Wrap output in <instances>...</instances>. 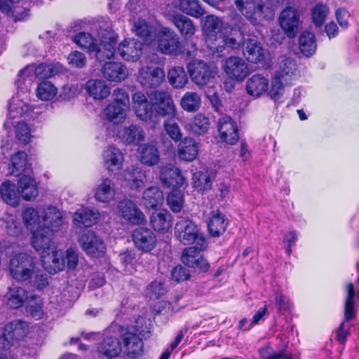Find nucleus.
Returning <instances> with one entry per match:
<instances>
[{
	"label": "nucleus",
	"mask_w": 359,
	"mask_h": 359,
	"mask_svg": "<svg viewBox=\"0 0 359 359\" xmlns=\"http://www.w3.org/2000/svg\"><path fill=\"white\" fill-rule=\"evenodd\" d=\"M202 23L205 43L213 53H220L225 48L233 50L240 47L243 40L240 28L224 25L222 20L214 15H207Z\"/></svg>",
	"instance_id": "nucleus-1"
},
{
	"label": "nucleus",
	"mask_w": 359,
	"mask_h": 359,
	"mask_svg": "<svg viewBox=\"0 0 359 359\" xmlns=\"http://www.w3.org/2000/svg\"><path fill=\"white\" fill-rule=\"evenodd\" d=\"M8 269L11 278L17 283H26L37 290H43L49 284L48 275L39 269L36 259L27 252L14 255Z\"/></svg>",
	"instance_id": "nucleus-2"
},
{
	"label": "nucleus",
	"mask_w": 359,
	"mask_h": 359,
	"mask_svg": "<svg viewBox=\"0 0 359 359\" xmlns=\"http://www.w3.org/2000/svg\"><path fill=\"white\" fill-rule=\"evenodd\" d=\"M175 236L184 245L195 243L200 250L208 248V241L199 227L188 217H180L175 226Z\"/></svg>",
	"instance_id": "nucleus-3"
},
{
	"label": "nucleus",
	"mask_w": 359,
	"mask_h": 359,
	"mask_svg": "<svg viewBox=\"0 0 359 359\" xmlns=\"http://www.w3.org/2000/svg\"><path fill=\"white\" fill-rule=\"evenodd\" d=\"M158 50L165 55H179L185 53L177 34L172 29L163 27L157 34Z\"/></svg>",
	"instance_id": "nucleus-4"
},
{
	"label": "nucleus",
	"mask_w": 359,
	"mask_h": 359,
	"mask_svg": "<svg viewBox=\"0 0 359 359\" xmlns=\"http://www.w3.org/2000/svg\"><path fill=\"white\" fill-rule=\"evenodd\" d=\"M28 329L27 323L20 320L8 323L0 335V348L9 349L15 341L20 340L27 335Z\"/></svg>",
	"instance_id": "nucleus-5"
},
{
	"label": "nucleus",
	"mask_w": 359,
	"mask_h": 359,
	"mask_svg": "<svg viewBox=\"0 0 359 359\" xmlns=\"http://www.w3.org/2000/svg\"><path fill=\"white\" fill-rule=\"evenodd\" d=\"M154 111L157 115L174 117L176 108L170 95L165 90H156L149 95Z\"/></svg>",
	"instance_id": "nucleus-6"
},
{
	"label": "nucleus",
	"mask_w": 359,
	"mask_h": 359,
	"mask_svg": "<svg viewBox=\"0 0 359 359\" xmlns=\"http://www.w3.org/2000/svg\"><path fill=\"white\" fill-rule=\"evenodd\" d=\"M188 71L192 81L200 86L207 84L217 73L215 65L208 64L202 60H195L189 63Z\"/></svg>",
	"instance_id": "nucleus-7"
},
{
	"label": "nucleus",
	"mask_w": 359,
	"mask_h": 359,
	"mask_svg": "<svg viewBox=\"0 0 359 359\" xmlns=\"http://www.w3.org/2000/svg\"><path fill=\"white\" fill-rule=\"evenodd\" d=\"M79 243L82 250L90 257H100L105 253L106 247L103 241L92 231L83 233Z\"/></svg>",
	"instance_id": "nucleus-8"
},
{
	"label": "nucleus",
	"mask_w": 359,
	"mask_h": 359,
	"mask_svg": "<svg viewBox=\"0 0 359 359\" xmlns=\"http://www.w3.org/2000/svg\"><path fill=\"white\" fill-rule=\"evenodd\" d=\"M164 80L165 72L161 67L146 66L138 71L137 81L144 88H158Z\"/></svg>",
	"instance_id": "nucleus-9"
},
{
	"label": "nucleus",
	"mask_w": 359,
	"mask_h": 359,
	"mask_svg": "<svg viewBox=\"0 0 359 359\" xmlns=\"http://www.w3.org/2000/svg\"><path fill=\"white\" fill-rule=\"evenodd\" d=\"M135 247L143 252H149L156 246L157 238L154 232L146 227L136 228L132 233Z\"/></svg>",
	"instance_id": "nucleus-10"
},
{
	"label": "nucleus",
	"mask_w": 359,
	"mask_h": 359,
	"mask_svg": "<svg viewBox=\"0 0 359 359\" xmlns=\"http://www.w3.org/2000/svg\"><path fill=\"white\" fill-rule=\"evenodd\" d=\"M53 231L40 226L32 234V245L35 250L41 255H45L55 246L52 242Z\"/></svg>",
	"instance_id": "nucleus-11"
},
{
	"label": "nucleus",
	"mask_w": 359,
	"mask_h": 359,
	"mask_svg": "<svg viewBox=\"0 0 359 359\" xmlns=\"http://www.w3.org/2000/svg\"><path fill=\"white\" fill-rule=\"evenodd\" d=\"M117 212L120 217L132 224H140L145 221L144 213L129 199H124L118 203Z\"/></svg>",
	"instance_id": "nucleus-12"
},
{
	"label": "nucleus",
	"mask_w": 359,
	"mask_h": 359,
	"mask_svg": "<svg viewBox=\"0 0 359 359\" xmlns=\"http://www.w3.org/2000/svg\"><path fill=\"white\" fill-rule=\"evenodd\" d=\"M279 22L281 28L288 37H294L298 32L299 25V13L298 11L291 6L286 7L280 13Z\"/></svg>",
	"instance_id": "nucleus-13"
},
{
	"label": "nucleus",
	"mask_w": 359,
	"mask_h": 359,
	"mask_svg": "<svg viewBox=\"0 0 359 359\" xmlns=\"http://www.w3.org/2000/svg\"><path fill=\"white\" fill-rule=\"evenodd\" d=\"M143 43L135 39L123 40L118 46L121 57L129 62L137 61L142 54Z\"/></svg>",
	"instance_id": "nucleus-14"
},
{
	"label": "nucleus",
	"mask_w": 359,
	"mask_h": 359,
	"mask_svg": "<svg viewBox=\"0 0 359 359\" xmlns=\"http://www.w3.org/2000/svg\"><path fill=\"white\" fill-rule=\"evenodd\" d=\"M218 131L221 139L229 144H234L238 140L237 125L229 116L221 117L217 123Z\"/></svg>",
	"instance_id": "nucleus-15"
},
{
	"label": "nucleus",
	"mask_w": 359,
	"mask_h": 359,
	"mask_svg": "<svg viewBox=\"0 0 359 359\" xmlns=\"http://www.w3.org/2000/svg\"><path fill=\"white\" fill-rule=\"evenodd\" d=\"M160 180L167 187L180 188L185 183V179L178 168L169 164L161 168Z\"/></svg>",
	"instance_id": "nucleus-16"
},
{
	"label": "nucleus",
	"mask_w": 359,
	"mask_h": 359,
	"mask_svg": "<svg viewBox=\"0 0 359 359\" xmlns=\"http://www.w3.org/2000/svg\"><path fill=\"white\" fill-rule=\"evenodd\" d=\"M133 107L136 116L142 121L150 119L154 113L151 102L149 101L146 95L140 92H136L133 95Z\"/></svg>",
	"instance_id": "nucleus-17"
},
{
	"label": "nucleus",
	"mask_w": 359,
	"mask_h": 359,
	"mask_svg": "<svg viewBox=\"0 0 359 359\" xmlns=\"http://www.w3.org/2000/svg\"><path fill=\"white\" fill-rule=\"evenodd\" d=\"M41 262L44 268L50 273H56L65 267L64 252L57 250L56 247L43 255Z\"/></svg>",
	"instance_id": "nucleus-18"
},
{
	"label": "nucleus",
	"mask_w": 359,
	"mask_h": 359,
	"mask_svg": "<svg viewBox=\"0 0 359 359\" xmlns=\"http://www.w3.org/2000/svg\"><path fill=\"white\" fill-rule=\"evenodd\" d=\"M56 73V70L52 65L41 64L37 67L34 65H28L22 69L19 74V81L25 80L27 77L32 81L33 78L45 79L53 76Z\"/></svg>",
	"instance_id": "nucleus-19"
},
{
	"label": "nucleus",
	"mask_w": 359,
	"mask_h": 359,
	"mask_svg": "<svg viewBox=\"0 0 359 359\" xmlns=\"http://www.w3.org/2000/svg\"><path fill=\"white\" fill-rule=\"evenodd\" d=\"M42 226L52 231L58 230L63 223L62 212L55 207L49 205L42 208Z\"/></svg>",
	"instance_id": "nucleus-20"
},
{
	"label": "nucleus",
	"mask_w": 359,
	"mask_h": 359,
	"mask_svg": "<svg viewBox=\"0 0 359 359\" xmlns=\"http://www.w3.org/2000/svg\"><path fill=\"white\" fill-rule=\"evenodd\" d=\"M224 71L229 76L237 80H242L248 74L247 64L238 57H229L225 62Z\"/></svg>",
	"instance_id": "nucleus-21"
},
{
	"label": "nucleus",
	"mask_w": 359,
	"mask_h": 359,
	"mask_svg": "<svg viewBox=\"0 0 359 359\" xmlns=\"http://www.w3.org/2000/svg\"><path fill=\"white\" fill-rule=\"evenodd\" d=\"M122 349L128 356L136 358L142 354L143 341L137 334L127 332L122 335Z\"/></svg>",
	"instance_id": "nucleus-22"
},
{
	"label": "nucleus",
	"mask_w": 359,
	"mask_h": 359,
	"mask_svg": "<svg viewBox=\"0 0 359 359\" xmlns=\"http://www.w3.org/2000/svg\"><path fill=\"white\" fill-rule=\"evenodd\" d=\"M6 305L11 309H19L27 301L28 292L22 287L13 285L8 288L5 296Z\"/></svg>",
	"instance_id": "nucleus-23"
},
{
	"label": "nucleus",
	"mask_w": 359,
	"mask_h": 359,
	"mask_svg": "<svg viewBox=\"0 0 359 359\" xmlns=\"http://www.w3.org/2000/svg\"><path fill=\"white\" fill-rule=\"evenodd\" d=\"M116 195L115 184L109 178H103L94 189V197L102 203H109Z\"/></svg>",
	"instance_id": "nucleus-24"
},
{
	"label": "nucleus",
	"mask_w": 359,
	"mask_h": 359,
	"mask_svg": "<svg viewBox=\"0 0 359 359\" xmlns=\"http://www.w3.org/2000/svg\"><path fill=\"white\" fill-rule=\"evenodd\" d=\"M102 72L105 79L114 82L123 81L128 75L127 68L121 62H105Z\"/></svg>",
	"instance_id": "nucleus-25"
},
{
	"label": "nucleus",
	"mask_w": 359,
	"mask_h": 359,
	"mask_svg": "<svg viewBox=\"0 0 359 359\" xmlns=\"http://www.w3.org/2000/svg\"><path fill=\"white\" fill-rule=\"evenodd\" d=\"M18 191L24 200H34L39 194L35 180L29 175L22 176L18 180Z\"/></svg>",
	"instance_id": "nucleus-26"
},
{
	"label": "nucleus",
	"mask_w": 359,
	"mask_h": 359,
	"mask_svg": "<svg viewBox=\"0 0 359 359\" xmlns=\"http://www.w3.org/2000/svg\"><path fill=\"white\" fill-rule=\"evenodd\" d=\"M103 160L105 168L113 172L122 168L124 157L119 149L110 146L104 151Z\"/></svg>",
	"instance_id": "nucleus-27"
},
{
	"label": "nucleus",
	"mask_w": 359,
	"mask_h": 359,
	"mask_svg": "<svg viewBox=\"0 0 359 359\" xmlns=\"http://www.w3.org/2000/svg\"><path fill=\"white\" fill-rule=\"evenodd\" d=\"M144 130L137 125L124 126L118 131V137L127 144H137L144 139Z\"/></svg>",
	"instance_id": "nucleus-28"
},
{
	"label": "nucleus",
	"mask_w": 359,
	"mask_h": 359,
	"mask_svg": "<svg viewBox=\"0 0 359 359\" xmlns=\"http://www.w3.org/2000/svg\"><path fill=\"white\" fill-rule=\"evenodd\" d=\"M243 54L252 63H257L264 59V50L261 43L252 38L248 39L243 43Z\"/></svg>",
	"instance_id": "nucleus-29"
},
{
	"label": "nucleus",
	"mask_w": 359,
	"mask_h": 359,
	"mask_svg": "<svg viewBox=\"0 0 359 359\" xmlns=\"http://www.w3.org/2000/svg\"><path fill=\"white\" fill-rule=\"evenodd\" d=\"M150 224L158 232H167L172 226V216L166 210L154 212L150 216Z\"/></svg>",
	"instance_id": "nucleus-30"
},
{
	"label": "nucleus",
	"mask_w": 359,
	"mask_h": 359,
	"mask_svg": "<svg viewBox=\"0 0 359 359\" xmlns=\"http://www.w3.org/2000/svg\"><path fill=\"white\" fill-rule=\"evenodd\" d=\"M228 220L226 216L219 210L212 211L208 224L210 234L213 237H219L227 227Z\"/></svg>",
	"instance_id": "nucleus-31"
},
{
	"label": "nucleus",
	"mask_w": 359,
	"mask_h": 359,
	"mask_svg": "<svg viewBox=\"0 0 359 359\" xmlns=\"http://www.w3.org/2000/svg\"><path fill=\"white\" fill-rule=\"evenodd\" d=\"M297 65L295 61L290 57L283 59L279 65V69L275 77L283 80L285 85L291 84L296 78Z\"/></svg>",
	"instance_id": "nucleus-32"
},
{
	"label": "nucleus",
	"mask_w": 359,
	"mask_h": 359,
	"mask_svg": "<svg viewBox=\"0 0 359 359\" xmlns=\"http://www.w3.org/2000/svg\"><path fill=\"white\" fill-rule=\"evenodd\" d=\"M269 88V81L259 74L250 77L245 85L247 93L255 97H258L266 91Z\"/></svg>",
	"instance_id": "nucleus-33"
},
{
	"label": "nucleus",
	"mask_w": 359,
	"mask_h": 359,
	"mask_svg": "<svg viewBox=\"0 0 359 359\" xmlns=\"http://www.w3.org/2000/svg\"><path fill=\"white\" fill-rule=\"evenodd\" d=\"M137 158L147 165H154L160 159V154L156 146L150 144H141L137 149Z\"/></svg>",
	"instance_id": "nucleus-34"
},
{
	"label": "nucleus",
	"mask_w": 359,
	"mask_h": 359,
	"mask_svg": "<svg viewBox=\"0 0 359 359\" xmlns=\"http://www.w3.org/2000/svg\"><path fill=\"white\" fill-rule=\"evenodd\" d=\"M100 354L107 359L117 357L122 351V346L118 338L109 337L104 338L97 348Z\"/></svg>",
	"instance_id": "nucleus-35"
},
{
	"label": "nucleus",
	"mask_w": 359,
	"mask_h": 359,
	"mask_svg": "<svg viewBox=\"0 0 359 359\" xmlns=\"http://www.w3.org/2000/svg\"><path fill=\"white\" fill-rule=\"evenodd\" d=\"M88 95L95 100H104L110 94V88L106 82L101 79H90L86 84Z\"/></svg>",
	"instance_id": "nucleus-36"
},
{
	"label": "nucleus",
	"mask_w": 359,
	"mask_h": 359,
	"mask_svg": "<svg viewBox=\"0 0 359 359\" xmlns=\"http://www.w3.org/2000/svg\"><path fill=\"white\" fill-rule=\"evenodd\" d=\"M163 201V192L157 187H150L143 192L142 203L148 209L160 207Z\"/></svg>",
	"instance_id": "nucleus-37"
},
{
	"label": "nucleus",
	"mask_w": 359,
	"mask_h": 359,
	"mask_svg": "<svg viewBox=\"0 0 359 359\" xmlns=\"http://www.w3.org/2000/svg\"><path fill=\"white\" fill-rule=\"evenodd\" d=\"M128 108L121 107L113 102L109 103L104 109V115L107 120L114 124L123 123L126 118V111Z\"/></svg>",
	"instance_id": "nucleus-38"
},
{
	"label": "nucleus",
	"mask_w": 359,
	"mask_h": 359,
	"mask_svg": "<svg viewBox=\"0 0 359 359\" xmlns=\"http://www.w3.org/2000/svg\"><path fill=\"white\" fill-rule=\"evenodd\" d=\"M126 185L136 189L143 186L145 175L138 167L131 166L123 174Z\"/></svg>",
	"instance_id": "nucleus-39"
},
{
	"label": "nucleus",
	"mask_w": 359,
	"mask_h": 359,
	"mask_svg": "<svg viewBox=\"0 0 359 359\" xmlns=\"http://www.w3.org/2000/svg\"><path fill=\"white\" fill-rule=\"evenodd\" d=\"M198 155V145L194 140L187 137L178 149V156L181 160L192 161Z\"/></svg>",
	"instance_id": "nucleus-40"
},
{
	"label": "nucleus",
	"mask_w": 359,
	"mask_h": 359,
	"mask_svg": "<svg viewBox=\"0 0 359 359\" xmlns=\"http://www.w3.org/2000/svg\"><path fill=\"white\" fill-rule=\"evenodd\" d=\"M98 215L93 210L82 208L74 215V221L79 227H89L97 222Z\"/></svg>",
	"instance_id": "nucleus-41"
},
{
	"label": "nucleus",
	"mask_w": 359,
	"mask_h": 359,
	"mask_svg": "<svg viewBox=\"0 0 359 359\" xmlns=\"http://www.w3.org/2000/svg\"><path fill=\"white\" fill-rule=\"evenodd\" d=\"M1 196L7 204L15 207L19 203V193L16 190V186L10 181L2 183L0 188Z\"/></svg>",
	"instance_id": "nucleus-42"
},
{
	"label": "nucleus",
	"mask_w": 359,
	"mask_h": 359,
	"mask_svg": "<svg viewBox=\"0 0 359 359\" xmlns=\"http://www.w3.org/2000/svg\"><path fill=\"white\" fill-rule=\"evenodd\" d=\"M116 41L110 39L109 41H102L97 43L95 50L93 53H95L97 60L100 62H105L106 60L111 59L115 53Z\"/></svg>",
	"instance_id": "nucleus-43"
},
{
	"label": "nucleus",
	"mask_w": 359,
	"mask_h": 359,
	"mask_svg": "<svg viewBox=\"0 0 359 359\" xmlns=\"http://www.w3.org/2000/svg\"><path fill=\"white\" fill-rule=\"evenodd\" d=\"M178 8L182 13L199 18L205 14V9L199 0H180Z\"/></svg>",
	"instance_id": "nucleus-44"
},
{
	"label": "nucleus",
	"mask_w": 359,
	"mask_h": 359,
	"mask_svg": "<svg viewBox=\"0 0 359 359\" xmlns=\"http://www.w3.org/2000/svg\"><path fill=\"white\" fill-rule=\"evenodd\" d=\"M168 79L174 88H184L189 80L184 69L180 66L173 67L168 71Z\"/></svg>",
	"instance_id": "nucleus-45"
},
{
	"label": "nucleus",
	"mask_w": 359,
	"mask_h": 359,
	"mask_svg": "<svg viewBox=\"0 0 359 359\" xmlns=\"http://www.w3.org/2000/svg\"><path fill=\"white\" fill-rule=\"evenodd\" d=\"M173 23L178 29L181 34L186 39L191 37L196 31L193 21L182 15H177L173 17Z\"/></svg>",
	"instance_id": "nucleus-46"
},
{
	"label": "nucleus",
	"mask_w": 359,
	"mask_h": 359,
	"mask_svg": "<svg viewBox=\"0 0 359 359\" xmlns=\"http://www.w3.org/2000/svg\"><path fill=\"white\" fill-rule=\"evenodd\" d=\"M299 50L306 57L311 56L316 50V39L313 34L304 32L299 39Z\"/></svg>",
	"instance_id": "nucleus-47"
},
{
	"label": "nucleus",
	"mask_w": 359,
	"mask_h": 359,
	"mask_svg": "<svg viewBox=\"0 0 359 359\" xmlns=\"http://www.w3.org/2000/svg\"><path fill=\"white\" fill-rule=\"evenodd\" d=\"M43 303L42 299L37 295H32L27 299L26 312L36 320L41 319L43 316Z\"/></svg>",
	"instance_id": "nucleus-48"
},
{
	"label": "nucleus",
	"mask_w": 359,
	"mask_h": 359,
	"mask_svg": "<svg viewBox=\"0 0 359 359\" xmlns=\"http://www.w3.org/2000/svg\"><path fill=\"white\" fill-rule=\"evenodd\" d=\"M43 208H39V210L33 208H26L22 213V219L29 229H33L35 226H41V211Z\"/></svg>",
	"instance_id": "nucleus-49"
},
{
	"label": "nucleus",
	"mask_w": 359,
	"mask_h": 359,
	"mask_svg": "<svg viewBox=\"0 0 359 359\" xmlns=\"http://www.w3.org/2000/svg\"><path fill=\"white\" fill-rule=\"evenodd\" d=\"M347 295L344 305V321H350L355 316V303L353 301L355 297V290L352 283L346 285Z\"/></svg>",
	"instance_id": "nucleus-50"
},
{
	"label": "nucleus",
	"mask_w": 359,
	"mask_h": 359,
	"mask_svg": "<svg viewBox=\"0 0 359 359\" xmlns=\"http://www.w3.org/2000/svg\"><path fill=\"white\" fill-rule=\"evenodd\" d=\"M201 104V97L195 92L186 93L181 100L182 109L189 112H194L198 110Z\"/></svg>",
	"instance_id": "nucleus-51"
},
{
	"label": "nucleus",
	"mask_w": 359,
	"mask_h": 359,
	"mask_svg": "<svg viewBox=\"0 0 359 359\" xmlns=\"http://www.w3.org/2000/svg\"><path fill=\"white\" fill-rule=\"evenodd\" d=\"M167 203L174 212H180L184 203V194L180 188L173 189L167 196Z\"/></svg>",
	"instance_id": "nucleus-52"
},
{
	"label": "nucleus",
	"mask_w": 359,
	"mask_h": 359,
	"mask_svg": "<svg viewBox=\"0 0 359 359\" xmlns=\"http://www.w3.org/2000/svg\"><path fill=\"white\" fill-rule=\"evenodd\" d=\"M27 165V154L24 151H18L11 157V165L9 166L10 173L18 176L25 170Z\"/></svg>",
	"instance_id": "nucleus-53"
},
{
	"label": "nucleus",
	"mask_w": 359,
	"mask_h": 359,
	"mask_svg": "<svg viewBox=\"0 0 359 359\" xmlns=\"http://www.w3.org/2000/svg\"><path fill=\"white\" fill-rule=\"evenodd\" d=\"M209 127V118L202 114H196L190 123V128L191 131L198 135L206 133Z\"/></svg>",
	"instance_id": "nucleus-54"
},
{
	"label": "nucleus",
	"mask_w": 359,
	"mask_h": 359,
	"mask_svg": "<svg viewBox=\"0 0 359 359\" xmlns=\"http://www.w3.org/2000/svg\"><path fill=\"white\" fill-rule=\"evenodd\" d=\"M132 31L138 36L143 39L146 43H149L151 40V27L145 20L139 19L133 24Z\"/></svg>",
	"instance_id": "nucleus-55"
},
{
	"label": "nucleus",
	"mask_w": 359,
	"mask_h": 359,
	"mask_svg": "<svg viewBox=\"0 0 359 359\" xmlns=\"http://www.w3.org/2000/svg\"><path fill=\"white\" fill-rule=\"evenodd\" d=\"M203 250H200L197 245L185 248L182 255V262L189 267H195L196 263L201 256L200 252Z\"/></svg>",
	"instance_id": "nucleus-56"
},
{
	"label": "nucleus",
	"mask_w": 359,
	"mask_h": 359,
	"mask_svg": "<svg viewBox=\"0 0 359 359\" xmlns=\"http://www.w3.org/2000/svg\"><path fill=\"white\" fill-rule=\"evenodd\" d=\"M57 88L48 81L41 82L36 89L37 97L42 100H50L55 97Z\"/></svg>",
	"instance_id": "nucleus-57"
},
{
	"label": "nucleus",
	"mask_w": 359,
	"mask_h": 359,
	"mask_svg": "<svg viewBox=\"0 0 359 359\" xmlns=\"http://www.w3.org/2000/svg\"><path fill=\"white\" fill-rule=\"evenodd\" d=\"M74 42L79 46L86 49L88 52L93 53L97 43V40L91 34L81 32L74 36Z\"/></svg>",
	"instance_id": "nucleus-58"
},
{
	"label": "nucleus",
	"mask_w": 359,
	"mask_h": 359,
	"mask_svg": "<svg viewBox=\"0 0 359 359\" xmlns=\"http://www.w3.org/2000/svg\"><path fill=\"white\" fill-rule=\"evenodd\" d=\"M193 185L199 191H204L211 188L212 182L207 173L197 172L193 175Z\"/></svg>",
	"instance_id": "nucleus-59"
},
{
	"label": "nucleus",
	"mask_w": 359,
	"mask_h": 359,
	"mask_svg": "<svg viewBox=\"0 0 359 359\" xmlns=\"http://www.w3.org/2000/svg\"><path fill=\"white\" fill-rule=\"evenodd\" d=\"M269 346H266L259 349L260 359H294L293 355L285 351L270 352Z\"/></svg>",
	"instance_id": "nucleus-60"
},
{
	"label": "nucleus",
	"mask_w": 359,
	"mask_h": 359,
	"mask_svg": "<svg viewBox=\"0 0 359 359\" xmlns=\"http://www.w3.org/2000/svg\"><path fill=\"white\" fill-rule=\"evenodd\" d=\"M329 13L328 8L322 4H318L312 10V19L316 26H321Z\"/></svg>",
	"instance_id": "nucleus-61"
},
{
	"label": "nucleus",
	"mask_w": 359,
	"mask_h": 359,
	"mask_svg": "<svg viewBox=\"0 0 359 359\" xmlns=\"http://www.w3.org/2000/svg\"><path fill=\"white\" fill-rule=\"evenodd\" d=\"M235 4L238 11L248 19H252L255 17L254 0H235Z\"/></svg>",
	"instance_id": "nucleus-62"
},
{
	"label": "nucleus",
	"mask_w": 359,
	"mask_h": 359,
	"mask_svg": "<svg viewBox=\"0 0 359 359\" xmlns=\"http://www.w3.org/2000/svg\"><path fill=\"white\" fill-rule=\"evenodd\" d=\"M165 292L163 283L154 280L147 286L146 294L151 299L155 300L163 296Z\"/></svg>",
	"instance_id": "nucleus-63"
},
{
	"label": "nucleus",
	"mask_w": 359,
	"mask_h": 359,
	"mask_svg": "<svg viewBox=\"0 0 359 359\" xmlns=\"http://www.w3.org/2000/svg\"><path fill=\"white\" fill-rule=\"evenodd\" d=\"M274 12L272 7L265 4H259L255 6V17L252 19H249L254 22L258 18L271 19L273 17Z\"/></svg>",
	"instance_id": "nucleus-64"
}]
</instances>
